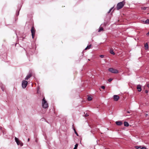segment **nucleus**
I'll use <instances>...</instances> for the list:
<instances>
[{"label": "nucleus", "instance_id": "obj_1", "mask_svg": "<svg viewBox=\"0 0 149 149\" xmlns=\"http://www.w3.org/2000/svg\"><path fill=\"white\" fill-rule=\"evenodd\" d=\"M42 107L45 109L47 108L48 107V105L47 101L46 100L44 97L43 98L42 100Z\"/></svg>", "mask_w": 149, "mask_h": 149}, {"label": "nucleus", "instance_id": "obj_2", "mask_svg": "<svg viewBox=\"0 0 149 149\" xmlns=\"http://www.w3.org/2000/svg\"><path fill=\"white\" fill-rule=\"evenodd\" d=\"M125 3V2L124 1H123L118 3L117 6V10H118L122 8L124 6Z\"/></svg>", "mask_w": 149, "mask_h": 149}, {"label": "nucleus", "instance_id": "obj_3", "mask_svg": "<svg viewBox=\"0 0 149 149\" xmlns=\"http://www.w3.org/2000/svg\"><path fill=\"white\" fill-rule=\"evenodd\" d=\"M109 71L113 73H118V71L116 69H114L112 68H110L108 69Z\"/></svg>", "mask_w": 149, "mask_h": 149}, {"label": "nucleus", "instance_id": "obj_4", "mask_svg": "<svg viewBox=\"0 0 149 149\" xmlns=\"http://www.w3.org/2000/svg\"><path fill=\"white\" fill-rule=\"evenodd\" d=\"M28 84V82L27 81L25 80H23L22 83V86L23 88H25L26 86Z\"/></svg>", "mask_w": 149, "mask_h": 149}, {"label": "nucleus", "instance_id": "obj_5", "mask_svg": "<svg viewBox=\"0 0 149 149\" xmlns=\"http://www.w3.org/2000/svg\"><path fill=\"white\" fill-rule=\"evenodd\" d=\"M31 32L32 34V38H33L35 36V30L34 29V28L33 26L31 30Z\"/></svg>", "mask_w": 149, "mask_h": 149}, {"label": "nucleus", "instance_id": "obj_6", "mask_svg": "<svg viewBox=\"0 0 149 149\" xmlns=\"http://www.w3.org/2000/svg\"><path fill=\"white\" fill-rule=\"evenodd\" d=\"M114 100L115 101H117L119 98V97L118 95H114L113 96Z\"/></svg>", "mask_w": 149, "mask_h": 149}, {"label": "nucleus", "instance_id": "obj_7", "mask_svg": "<svg viewBox=\"0 0 149 149\" xmlns=\"http://www.w3.org/2000/svg\"><path fill=\"white\" fill-rule=\"evenodd\" d=\"M32 76V74L31 73H29L26 77L25 79V80H28L29 78L31 77Z\"/></svg>", "mask_w": 149, "mask_h": 149}, {"label": "nucleus", "instance_id": "obj_8", "mask_svg": "<svg viewBox=\"0 0 149 149\" xmlns=\"http://www.w3.org/2000/svg\"><path fill=\"white\" fill-rule=\"evenodd\" d=\"M116 124L118 126H120L123 124V123L121 121H117L116 122Z\"/></svg>", "mask_w": 149, "mask_h": 149}, {"label": "nucleus", "instance_id": "obj_9", "mask_svg": "<svg viewBox=\"0 0 149 149\" xmlns=\"http://www.w3.org/2000/svg\"><path fill=\"white\" fill-rule=\"evenodd\" d=\"M137 89L139 92H140L141 91V86L140 85H138L137 86Z\"/></svg>", "mask_w": 149, "mask_h": 149}, {"label": "nucleus", "instance_id": "obj_10", "mask_svg": "<svg viewBox=\"0 0 149 149\" xmlns=\"http://www.w3.org/2000/svg\"><path fill=\"white\" fill-rule=\"evenodd\" d=\"M143 23L145 24H149V19H147L146 21H143Z\"/></svg>", "mask_w": 149, "mask_h": 149}, {"label": "nucleus", "instance_id": "obj_11", "mask_svg": "<svg viewBox=\"0 0 149 149\" xmlns=\"http://www.w3.org/2000/svg\"><path fill=\"white\" fill-rule=\"evenodd\" d=\"M124 126L125 127H128L129 125V124L126 121H125V122H124Z\"/></svg>", "mask_w": 149, "mask_h": 149}, {"label": "nucleus", "instance_id": "obj_12", "mask_svg": "<svg viewBox=\"0 0 149 149\" xmlns=\"http://www.w3.org/2000/svg\"><path fill=\"white\" fill-rule=\"evenodd\" d=\"M15 141H16V142L17 145H18V143L19 142V141L18 139L16 138V137H15Z\"/></svg>", "mask_w": 149, "mask_h": 149}, {"label": "nucleus", "instance_id": "obj_13", "mask_svg": "<svg viewBox=\"0 0 149 149\" xmlns=\"http://www.w3.org/2000/svg\"><path fill=\"white\" fill-rule=\"evenodd\" d=\"M135 148L136 149H141L142 147L141 146H135Z\"/></svg>", "mask_w": 149, "mask_h": 149}, {"label": "nucleus", "instance_id": "obj_14", "mask_svg": "<svg viewBox=\"0 0 149 149\" xmlns=\"http://www.w3.org/2000/svg\"><path fill=\"white\" fill-rule=\"evenodd\" d=\"M145 47L146 49H147L148 48V45L147 43H146L145 45Z\"/></svg>", "mask_w": 149, "mask_h": 149}, {"label": "nucleus", "instance_id": "obj_15", "mask_svg": "<svg viewBox=\"0 0 149 149\" xmlns=\"http://www.w3.org/2000/svg\"><path fill=\"white\" fill-rule=\"evenodd\" d=\"M110 52L111 54H112L113 55L115 54V53L113 52V50L112 49H110Z\"/></svg>", "mask_w": 149, "mask_h": 149}, {"label": "nucleus", "instance_id": "obj_16", "mask_svg": "<svg viewBox=\"0 0 149 149\" xmlns=\"http://www.w3.org/2000/svg\"><path fill=\"white\" fill-rule=\"evenodd\" d=\"M18 144V145H20L21 146H22L23 145L22 143L21 142L19 141Z\"/></svg>", "mask_w": 149, "mask_h": 149}, {"label": "nucleus", "instance_id": "obj_17", "mask_svg": "<svg viewBox=\"0 0 149 149\" xmlns=\"http://www.w3.org/2000/svg\"><path fill=\"white\" fill-rule=\"evenodd\" d=\"M103 29L102 27H100L98 31L99 32H100L102 31H103Z\"/></svg>", "mask_w": 149, "mask_h": 149}, {"label": "nucleus", "instance_id": "obj_18", "mask_svg": "<svg viewBox=\"0 0 149 149\" xmlns=\"http://www.w3.org/2000/svg\"><path fill=\"white\" fill-rule=\"evenodd\" d=\"M87 99H88V100L90 101L92 100V98L91 97L89 96L88 97Z\"/></svg>", "mask_w": 149, "mask_h": 149}, {"label": "nucleus", "instance_id": "obj_19", "mask_svg": "<svg viewBox=\"0 0 149 149\" xmlns=\"http://www.w3.org/2000/svg\"><path fill=\"white\" fill-rule=\"evenodd\" d=\"M78 144H76L75 146H74V148L73 149H76L77 148V147H78Z\"/></svg>", "mask_w": 149, "mask_h": 149}, {"label": "nucleus", "instance_id": "obj_20", "mask_svg": "<svg viewBox=\"0 0 149 149\" xmlns=\"http://www.w3.org/2000/svg\"><path fill=\"white\" fill-rule=\"evenodd\" d=\"M19 10L18 11H17L16 12V15L17 16H18L19 15Z\"/></svg>", "mask_w": 149, "mask_h": 149}, {"label": "nucleus", "instance_id": "obj_21", "mask_svg": "<svg viewBox=\"0 0 149 149\" xmlns=\"http://www.w3.org/2000/svg\"><path fill=\"white\" fill-rule=\"evenodd\" d=\"M74 131L75 133L76 134V135L77 136H78V134H77V132H76V131L75 129H74Z\"/></svg>", "mask_w": 149, "mask_h": 149}, {"label": "nucleus", "instance_id": "obj_22", "mask_svg": "<svg viewBox=\"0 0 149 149\" xmlns=\"http://www.w3.org/2000/svg\"><path fill=\"white\" fill-rule=\"evenodd\" d=\"M113 7L111 8V9H110L109 10V11L108 12V13H109L111 12V10H112V9H113Z\"/></svg>", "mask_w": 149, "mask_h": 149}, {"label": "nucleus", "instance_id": "obj_23", "mask_svg": "<svg viewBox=\"0 0 149 149\" xmlns=\"http://www.w3.org/2000/svg\"><path fill=\"white\" fill-rule=\"evenodd\" d=\"M87 47H88V49H90V48H91V45H88L87 46Z\"/></svg>", "mask_w": 149, "mask_h": 149}, {"label": "nucleus", "instance_id": "obj_24", "mask_svg": "<svg viewBox=\"0 0 149 149\" xmlns=\"http://www.w3.org/2000/svg\"><path fill=\"white\" fill-rule=\"evenodd\" d=\"M113 80V79H111V78H110L109 79H108V81H109V82H110L111 81H112Z\"/></svg>", "mask_w": 149, "mask_h": 149}, {"label": "nucleus", "instance_id": "obj_25", "mask_svg": "<svg viewBox=\"0 0 149 149\" xmlns=\"http://www.w3.org/2000/svg\"><path fill=\"white\" fill-rule=\"evenodd\" d=\"M104 56L103 55H100V57L101 58H103Z\"/></svg>", "mask_w": 149, "mask_h": 149}, {"label": "nucleus", "instance_id": "obj_26", "mask_svg": "<svg viewBox=\"0 0 149 149\" xmlns=\"http://www.w3.org/2000/svg\"><path fill=\"white\" fill-rule=\"evenodd\" d=\"M146 8H147V7H142V9H143V10H146Z\"/></svg>", "mask_w": 149, "mask_h": 149}, {"label": "nucleus", "instance_id": "obj_27", "mask_svg": "<svg viewBox=\"0 0 149 149\" xmlns=\"http://www.w3.org/2000/svg\"><path fill=\"white\" fill-rule=\"evenodd\" d=\"M39 88L38 87V91H37V93H39Z\"/></svg>", "mask_w": 149, "mask_h": 149}, {"label": "nucleus", "instance_id": "obj_28", "mask_svg": "<svg viewBox=\"0 0 149 149\" xmlns=\"http://www.w3.org/2000/svg\"><path fill=\"white\" fill-rule=\"evenodd\" d=\"M88 116V115L87 113H86L85 114L84 116L86 117Z\"/></svg>", "mask_w": 149, "mask_h": 149}, {"label": "nucleus", "instance_id": "obj_29", "mask_svg": "<svg viewBox=\"0 0 149 149\" xmlns=\"http://www.w3.org/2000/svg\"><path fill=\"white\" fill-rule=\"evenodd\" d=\"M103 89H104L105 88V86H102L101 87Z\"/></svg>", "mask_w": 149, "mask_h": 149}, {"label": "nucleus", "instance_id": "obj_30", "mask_svg": "<svg viewBox=\"0 0 149 149\" xmlns=\"http://www.w3.org/2000/svg\"><path fill=\"white\" fill-rule=\"evenodd\" d=\"M1 88L2 90L3 91H4V88L3 87H2Z\"/></svg>", "mask_w": 149, "mask_h": 149}, {"label": "nucleus", "instance_id": "obj_31", "mask_svg": "<svg viewBox=\"0 0 149 149\" xmlns=\"http://www.w3.org/2000/svg\"><path fill=\"white\" fill-rule=\"evenodd\" d=\"M141 149H146L145 147H142Z\"/></svg>", "mask_w": 149, "mask_h": 149}, {"label": "nucleus", "instance_id": "obj_32", "mask_svg": "<svg viewBox=\"0 0 149 149\" xmlns=\"http://www.w3.org/2000/svg\"><path fill=\"white\" fill-rule=\"evenodd\" d=\"M145 92H146V93H148V90H146L145 91Z\"/></svg>", "mask_w": 149, "mask_h": 149}, {"label": "nucleus", "instance_id": "obj_33", "mask_svg": "<svg viewBox=\"0 0 149 149\" xmlns=\"http://www.w3.org/2000/svg\"><path fill=\"white\" fill-rule=\"evenodd\" d=\"M127 113H130V112L129 111H127Z\"/></svg>", "mask_w": 149, "mask_h": 149}, {"label": "nucleus", "instance_id": "obj_34", "mask_svg": "<svg viewBox=\"0 0 149 149\" xmlns=\"http://www.w3.org/2000/svg\"><path fill=\"white\" fill-rule=\"evenodd\" d=\"M88 47H87L85 48V49L86 50L87 49H88Z\"/></svg>", "mask_w": 149, "mask_h": 149}, {"label": "nucleus", "instance_id": "obj_35", "mask_svg": "<svg viewBox=\"0 0 149 149\" xmlns=\"http://www.w3.org/2000/svg\"><path fill=\"white\" fill-rule=\"evenodd\" d=\"M147 86L148 87H149V84H148Z\"/></svg>", "mask_w": 149, "mask_h": 149}, {"label": "nucleus", "instance_id": "obj_36", "mask_svg": "<svg viewBox=\"0 0 149 149\" xmlns=\"http://www.w3.org/2000/svg\"><path fill=\"white\" fill-rule=\"evenodd\" d=\"M29 140H30V139H29V138L28 139V141H29Z\"/></svg>", "mask_w": 149, "mask_h": 149}, {"label": "nucleus", "instance_id": "obj_37", "mask_svg": "<svg viewBox=\"0 0 149 149\" xmlns=\"http://www.w3.org/2000/svg\"><path fill=\"white\" fill-rule=\"evenodd\" d=\"M147 115H148V114H145V116H147Z\"/></svg>", "mask_w": 149, "mask_h": 149}, {"label": "nucleus", "instance_id": "obj_38", "mask_svg": "<svg viewBox=\"0 0 149 149\" xmlns=\"http://www.w3.org/2000/svg\"><path fill=\"white\" fill-rule=\"evenodd\" d=\"M147 34H148L149 35V31L147 33Z\"/></svg>", "mask_w": 149, "mask_h": 149}]
</instances>
